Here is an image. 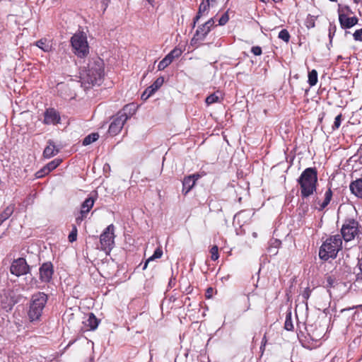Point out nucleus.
Returning <instances> with one entry per match:
<instances>
[{"mask_svg":"<svg viewBox=\"0 0 362 362\" xmlns=\"http://www.w3.org/2000/svg\"><path fill=\"white\" fill-rule=\"evenodd\" d=\"M81 74V84L85 88L95 85H100L104 76V63L100 58L93 59L84 67Z\"/></svg>","mask_w":362,"mask_h":362,"instance_id":"f257e3e1","label":"nucleus"},{"mask_svg":"<svg viewBox=\"0 0 362 362\" xmlns=\"http://www.w3.org/2000/svg\"><path fill=\"white\" fill-rule=\"evenodd\" d=\"M300 186V196L305 199L313 194L317 189V172L315 168L305 169L297 180Z\"/></svg>","mask_w":362,"mask_h":362,"instance_id":"f03ea898","label":"nucleus"},{"mask_svg":"<svg viewBox=\"0 0 362 362\" xmlns=\"http://www.w3.org/2000/svg\"><path fill=\"white\" fill-rule=\"evenodd\" d=\"M342 247V239L339 234L327 239L320 248L319 256L323 260L335 258Z\"/></svg>","mask_w":362,"mask_h":362,"instance_id":"7ed1b4c3","label":"nucleus"},{"mask_svg":"<svg viewBox=\"0 0 362 362\" xmlns=\"http://www.w3.org/2000/svg\"><path fill=\"white\" fill-rule=\"evenodd\" d=\"M47 299V296L42 292H38L32 296L28 313V317L31 322L40 319Z\"/></svg>","mask_w":362,"mask_h":362,"instance_id":"20e7f679","label":"nucleus"},{"mask_svg":"<svg viewBox=\"0 0 362 362\" xmlns=\"http://www.w3.org/2000/svg\"><path fill=\"white\" fill-rule=\"evenodd\" d=\"M360 234V224L356 220L349 218L344 221L341 228V239L343 238L345 242H349Z\"/></svg>","mask_w":362,"mask_h":362,"instance_id":"39448f33","label":"nucleus"},{"mask_svg":"<svg viewBox=\"0 0 362 362\" xmlns=\"http://www.w3.org/2000/svg\"><path fill=\"white\" fill-rule=\"evenodd\" d=\"M74 53L79 57H85L89 53L86 36L82 33L75 34L71 38Z\"/></svg>","mask_w":362,"mask_h":362,"instance_id":"423d86ee","label":"nucleus"},{"mask_svg":"<svg viewBox=\"0 0 362 362\" xmlns=\"http://www.w3.org/2000/svg\"><path fill=\"white\" fill-rule=\"evenodd\" d=\"M115 226L109 225L100 235V249L107 255L110 254L115 246Z\"/></svg>","mask_w":362,"mask_h":362,"instance_id":"0eeeda50","label":"nucleus"},{"mask_svg":"<svg viewBox=\"0 0 362 362\" xmlns=\"http://www.w3.org/2000/svg\"><path fill=\"white\" fill-rule=\"evenodd\" d=\"M215 26V21L213 18H210L205 23L199 26L192 39V44H197L204 40L211 28Z\"/></svg>","mask_w":362,"mask_h":362,"instance_id":"6e6552de","label":"nucleus"},{"mask_svg":"<svg viewBox=\"0 0 362 362\" xmlns=\"http://www.w3.org/2000/svg\"><path fill=\"white\" fill-rule=\"evenodd\" d=\"M30 267L24 258L14 259L10 267V272L16 276L25 275L29 272Z\"/></svg>","mask_w":362,"mask_h":362,"instance_id":"1a4fd4ad","label":"nucleus"},{"mask_svg":"<svg viewBox=\"0 0 362 362\" xmlns=\"http://www.w3.org/2000/svg\"><path fill=\"white\" fill-rule=\"evenodd\" d=\"M126 122L125 119L117 114L113 117V119L109 126L108 133L110 135L115 136L118 134L122 129Z\"/></svg>","mask_w":362,"mask_h":362,"instance_id":"9d476101","label":"nucleus"},{"mask_svg":"<svg viewBox=\"0 0 362 362\" xmlns=\"http://www.w3.org/2000/svg\"><path fill=\"white\" fill-rule=\"evenodd\" d=\"M61 117L58 111L54 108H48L44 113V123L45 124H57L60 122Z\"/></svg>","mask_w":362,"mask_h":362,"instance_id":"9b49d317","label":"nucleus"},{"mask_svg":"<svg viewBox=\"0 0 362 362\" xmlns=\"http://www.w3.org/2000/svg\"><path fill=\"white\" fill-rule=\"evenodd\" d=\"M54 273L53 265L51 262L44 263L40 268V278L43 282H49Z\"/></svg>","mask_w":362,"mask_h":362,"instance_id":"f8f14e48","label":"nucleus"},{"mask_svg":"<svg viewBox=\"0 0 362 362\" xmlns=\"http://www.w3.org/2000/svg\"><path fill=\"white\" fill-rule=\"evenodd\" d=\"M339 21L341 28L347 29L351 28L356 25L358 23V19L355 16L349 17L347 15L342 13L339 11Z\"/></svg>","mask_w":362,"mask_h":362,"instance_id":"ddd939ff","label":"nucleus"},{"mask_svg":"<svg viewBox=\"0 0 362 362\" xmlns=\"http://www.w3.org/2000/svg\"><path fill=\"white\" fill-rule=\"evenodd\" d=\"M1 307L6 310H11L15 304V300L9 291H3L0 296Z\"/></svg>","mask_w":362,"mask_h":362,"instance_id":"4468645a","label":"nucleus"},{"mask_svg":"<svg viewBox=\"0 0 362 362\" xmlns=\"http://www.w3.org/2000/svg\"><path fill=\"white\" fill-rule=\"evenodd\" d=\"M61 159H54L44 166L40 170L37 171L35 174L37 178L42 177L44 175L49 173L51 171L57 168L61 163Z\"/></svg>","mask_w":362,"mask_h":362,"instance_id":"2eb2a0df","label":"nucleus"},{"mask_svg":"<svg viewBox=\"0 0 362 362\" xmlns=\"http://www.w3.org/2000/svg\"><path fill=\"white\" fill-rule=\"evenodd\" d=\"M136 106L134 103H129L124 106V107L119 110L117 114L125 119L127 121L136 112Z\"/></svg>","mask_w":362,"mask_h":362,"instance_id":"dca6fc26","label":"nucleus"},{"mask_svg":"<svg viewBox=\"0 0 362 362\" xmlns=\"http://www.w3.org/2000/svg\"><path fill=\"white\" fill-rule=\"evenodd\" d=\"M210 6H211V3H209V2H208V1H206L205 0L202 1L201 4L199 5L197 14V16L194 18V22H193V25H192L193 28L195 27V25H196L197 22L199 20V18L202 16L208 14Z\"/></svg>","mask_w":362,"mask_h":362,"instance_id":"f3484780","label":"nucleus"},{"mask_svg":"<svg viewBox=\"0 0 362 362\" xmlns=\"http://www.w3.org/2000/svg\"><path fill=\"white\" fill-rule=\"evenodd\" d=\"M349 188L356 197L362 199V178L351 182Z\"/></svg>","mask_w":362,"mask_h":362,"instance_id":"a211bd4d","label":"nucleus"},{"mask_svg":"<svg viewBox=\"0 0 362 362\" xmlns=\"http://www.w3.org/2000/svg\"><path fill=\"white\" fill-rule=\"evenodd\" d=\"M47 144L48 145L46 146L43 151V156L45 158H49L57 155L59 150L52 141L49 140Z\"/></svg>","mask_w":362,"mask_h":362,"instance_id":"6ab92c4d","label":"nucleus"},{"mask_svg":"<svg viewBox=\"0 0 362 362\" xmlns=\"http://www.w3.org/2000/svg\"><path fill=\"white\" fill-rule=\"evenodd\" d=\"M194 176H187L182 181V193L187 194L195 185Z\"/></svg>","mask_w":362,"mask_h":362,"instance_id":"aec40b11","label":"nucleus"},{"mask_svg":"<svg viewBox=\"0 0 362 362\" xmlns=\"http://www.w3.org/2000/svg\"><path fill=\"white\" fill-rule=\"evenodd\" d=\"M99 324V320L96 318L93 313L88 315V319L84 322L86 327L90 330H95Z\"/></svg>","mask_w":362,"mask_h":362,"instance_id":"412c9836","label":"nucleus"},{"mask_svg":"<svg viewBox=\"0 0 362 362\" xmlns=\"http://www.w3.org/2000/svg\"><path fill=\"white\" fill-rule=\"evenodd\" d=\"M95 200L92 197H88L82 203L80 214H88L93 208Z\"/></svg>","mask_w":362,"mask_h":362,"instance_id":"4be33fe9","label":"nucleus"},{"mask_svg":"<svg viewBox=\"0 0 362 362\" xmlns=\"http://www.w3.org/2000/svg\"><path fill=\"white\" fill-rule=\"evenodd\" d=\"M14 208V205L10 204L0 214V225L13 214Z\"/></svg>","mask_w":362,"mask_h":362,"instance_id":"5701e85b","label":"nucleus"},{"mask_svg":"<svg viewBox=\"0 0 362 362\" xmlns=\"http://www.w3.org/2000/svg\"><path fill=\"white\" fill-rule=\"evenodd\" d=\"M163 82L164 78L163 77L158 78L151 86L146 89L149 93L148 95H152L159 88L161 87Z\"/></svg>","mask_w":362,"mask_h":362,"instance_id":"b1692460","label":"nucleus"},{"mask_svg":"<svg viewBox=\"0 0 362 362\" xmlns=\"http://www.w3.org/2000/svg\"><path fill=\"white\" fill-rule=\"evenodd\" d=\"M332 198V191L329 188L325 193L324 201L320 204L319 211H322L330 202Z\"/></svg>","mask_w":362,"mask_h":362,"instance_id":"393cba45","label":"nucleus"},{"mask_svg":"<svg viewBox=\"0 0 362 362\" xmlns=\"http://www.w3.org/2000/svg\"><path fill=\"white\" fill-rule=\"evenodd\" d=\"M163 255V250L160 247H158L153 252V255H151L150 257H148L146 261L144 263V265L143 267V269H146L148 263L151 261L155 260L156 259L160 258Z\"/></svg>","mask_w":362,"mask_h":362,"instance_id":"a878e982","label":"nucleus"},{"mask_svg":"<svg viewBox=\"0 0 362 362\" xmlns=\"http://www.w3.org/2000/svg\"><path fill=\"white\" fill-rule=\"evenodd\" d=\"M37 47L44 52H48L52 49V45L47 39H41L35 42Z\"/></svg>","mask_w":362,"mask_h":362,"instance_id":"bb28decb","label":"nucleus"},{"mask_svg":"<svg viewBox=\"0 0 362 362\" xmlns=\"http://www.w3.org/2000/svg\"><path fill=\"white\" fill-rule=\"evenodd\" d=\"M356 274V283L362 286V257L358 259V269L355 272Z\"/></svg>","mask_w":362,"mask_h":362,"instance_id":"cd10ccee","label":"nucleus"},{"mask_svg":"<svg viewBox=\"0 0 362 362\" xmlns=\"http://www.w3.org/2000/svg\"><path fill=\"white\" fill-rule=\"evenodd\" d=\"M206 103L207 105H210L211 104H214L215 103H218L220 102V93L219 92H216V93H214L211 95H209L206 98Z\"/></svg>","mask_w":362,"mask_h":362,"instance_id":"c85d7f7f","label":"nucleus"},{"mask_svg":"<svg viewBox=\"0 0 362 362\" xmlns=\"http://www.w3.org/2000/svg\"><path fill=\"white\" fill-rule=\"evenodd\" d=\"M98 138H99L98 134L92 133L84 138L82 144L83 146H88V145L92 144L93 142L97 141Z\"/></svg>","mask_w":362,"mask_h":362,"instance_id":"c756f323","label":"nucleus"},{"mask_svg":"<svg viewBox=\"0 0 362 362\" xmlns=\"http://www.w3.org/2000/svg\"><path fill=\"white\" fill-rule=\"evenodd\" d=\"M317 82V72L313 69L308 73V83L310 86H314Z\"/></svg>","mask_w":362,"mask_h":362,"instance_id":"7c9ffc66","label":"nucleus"},{"mask_svg":"<svg viewBox=\"0 0 362 362\" xmlns=\"http://www.w3.org/2000/svg\"><path fill=\"white\" fill-rule=\"evenodd\" d=\"M172 60L170 59V57L168 55H166L158 64V70L161 71L165 69L168 65H170L172 63Z\"/></svg>","mask_w":362,"mask_h":362,"instance_id":"2f4dec72","label":"nucleus"},{"mask_svg":"<svg viewBox=\"0 0 362 362\" xmlns=\"http://www.w3.org/2000/svg\"><path fill=\"white\" fill-rule=\"evenodd\" d=\"M325 286L327 288H330L335 286L336 280L332 276H327L324 282Z\"/></svg>","mask_w":362,"mask_h":362,"instance_id":"473e14b6","label":"nucleus"},{"mask_svg":"<svg viewBox=\"0 0 362 362\" xmlns=\"http://www.w3.org/2000/svg\"><path fill=\"white\" fill-rule=\"evenodd\" d=\"M278 37L285 42H288L291 37L290 34L286 29L281 30L279 32Z\"/></svg>","mask_w":362,"mask_h":362,"instance_id":"72a5a7b5","label":"nucleus"},{"mask_svg":"<svg viewBox=\"0 0 362 362\" xmlns=\"http://www.w3.org/2000/svg\"><path fill=\"white\" fill-rule=\"evenodd\" d=\"M284 327L288 331H291L293 329V325L292 323L291 314L286 315Z\"/></svg>","mask_w":362,"mask_h":362,"instance_id":"f704fd0d","label":"nucleus"},{"mask_svg":"<svg viewBox=\"0 0 362 362\" xmlns=\"http://www.w3.org/2000/svg\"><path fill=\"white\" fill-rule=\"evenodd\" d=\"M181 54H182L181 49L175 48L167 55L170 57V59L172 61H173L174 59L178 58Z\"/></svg>","mask_w":362,"mask_h":362,"instance_id":"c9c22d12","label":"nucleus"},{"mask_svg":"<svg viewBox=\"0 0 362 362\" xmlns=\"http://www.w3.org/2000/svg\"><path fill=\"white\" fill-rule=\"evenodd\" d=\"M210 253H211V259L213 260V261H216L218 259V248L216 245H214L211 250H210Z\"/></svg>","mask_w":362,"mask_h":362,"instance_id":"e433bc0d","label":"nucleus"},{"mask_svg":"<svg viewBox=\"0 0 362 362\" xmlns=\"http://www.w3.org/2000/svg\"><path fill=\"white\" fill-rule=\"evenodd\" d=\"M315 18L314 16L309 15L305 21V26L310 29L315 27Z\"/></svg>","mask_w":362,"mask_h":362,"instance_id":"4c0bfd02","label":"nucleus"},{"mask_svg":"<svg viewBox=\"0 0 362 362\" xmlns=\"http://www.w3.org/2000/svg\"><path fill=\"white\" fill-rule=\"evenodd\" d=\"M77 238V228L76 226H73L72 230L68 236L69 241L71 243L76 240Z\"/></svg>","mask_w":362,"mask_h":362,"instance_id":"58836bf2","label":"nucleus"},{"mask_svg":"<svg viewBox=\"0 0 362 362\" xmlns=\"http://www.w3.org/2000/svg\"><path fill=\"white\" fill-rule=\"evenodd\" d=\"M341 118H342V115H341V114L338 115L335 117V119H334V124H333V126H332V129H333V130H335V129H339V127H340V125H341Z\"/></svg>","mask_w":362,"mask_h":362,"instance_id":"ea45409f","label":"nucleus"},{"mask_svg":"<svg viewBox=\"0 0 362 362\" xmlns=\"http://www.w3.org/2000/svg\"><path fill=\"white\" fill-rule=\"evenodd\" d=\"M229 20V16H228V11L225 12L222 16L220 18V19L218 20V25H224L225 24L227 23V22Z\"/></svg>","mask_w":362,"mask_h":362,"instance_id":"a19ab883","label":"nucleus"},{"mask_svg":"<svg viewBox=\"0 0 362 362\" xmlns=\"http://www.w3.org/2000/svg\"><path fill=\"white\" fill-rule=\"evenodd\" d=\"M280 245H281V242L279 240H277V239L274 240L272 241V243H271V246L269 248V251L271 252H273L274 255L276 254L277 251H272V247H274V249H276L279 247Z\"/></svg>","mask_w":362,"mask_h":362,"instance_id":"79ce46f5","label":"nucleus"},{"mask_svg":"<svg viewBox=\"0 0 362 362\" xmlns=\"http://www.w3.org/2000/svg\"><path fill=\"white\" fill-rule=\"evenodd\" d=\"M353 37L356 41H362V28L356 30L353 34Z\"/></svg>","mask_w":362,"mask_h":362,"instance_id":"37998d69","label":"nucleus"},{"mask_svg":"<svg viewBox=\"0 0 362 362\" xmlns=\"http://www.w3.org/2000/svg\"><path fill=\"white\" fill-rule=\"evenodd\" d=\"M311 291H311V289L309 287L305 288V290L301 293L302 298L305 300H307L310 298V296Z\"/></svg>","mask_w":362,"mask_h":362,"instance_id":"c03bdc74","label":"nucleus"},{"mask_svg":"<svg viewBox=\"0 0 362 362\" xmlns=\"http://www.w3.org/2000/svg\"><path fill=\"white\" fill-rule=\"evenodd\" d=\"M337 28L336 25L334 24L330 23L329 27V37L330 40L333 37L335 32H336Z\"/></svg>","mask_w":362,"mask_h":362,"instance_id":"a18cd8bd","label":"nucleus"},{"mask_svg":"<svg viewBox=\"0 0 362 362\" xmlns=\"http://www.w3.org/2000/svg\"><path fill=\"white\" fill-rule=\"evenodd\" d=\"M251 52L255 56H259L262 54V48L259 46H254L251 49Z\"/></svg>","mask_w":362,"mask_h":362,"instance_id":"49530a36","label":"nucleus"},{"mask_svg":"<svg viewBox=\"0 0 362 362\" xmlns=\"http://www.w3.org/2000/svg\"><path fill=\"white\" fill-rule=\"evenodd\" d=\"M87 214H80V216L76 218V221L77 223H81V222L86 217Z\"/></svg>","mask_w":362,"mask_h":362,"instance_id":"de8ad7c7","label":"nucleus"},{"mask_svg":"<svg viewBox=\"0 0 362 362\" xmlns=\"http://www.w3.org/2000/svg\"><path fill=\"white\" fill-rule=\"evenodd\" d=\"M148 92L145 90L144 92L142 93L141 98L144 100H146L151 95H148Z\"/></svg>","mask_w":362,"mask_h":362,"instance_id":"09e8293b","label":"nucleus"},{"mask_svg":"<svg viewBox=\"0 0 362 362\" xmlns=\"http://www.w3.org/2000/svg\"><path fill=\"white\" fill-rule=\"evenodd\" d=\"M189 176H194L195 182L200 177V175L199 174H193V175H190Z\"/></svg>","mask_w":362,"mask_h":362,"instance_id":"8fccbe9b","label":"nucleus"},{"mask_svg":"<svg viewBox=\"0 0 362 362\" xmlns=\"http://www.w3.org/2000/svg\"><path fill=\"white\" fill-rule=\"evenodd\" d=\"M266 343H267V339H266V337L264 336V337H263V339H262V346H265Z\"/></svg>","mask_w":362,"mask_h":362,"instance_id":"3c124183","label":"nucleus"},{"mask_svg":"<svg viewBox=\"0 0 362 362\" xmlns=\"http://www.w3.org/2000/svg\"><path fill=\"white\" fill-rule=\"evenodd\" d=\"M212 291H213V289L211 288H209L207 289L206 293H207L208 298L209 297V293H211V292H212Z\"/></svg>","mask_w":362,"mask_h":362,"instance_id":"603ef678","label":"nucleus"},{"mask_svg":"<svg viewBox=\"0 0 362 362\" xmlns=\"http://www.w3.org/2000/svg\"><path fill=\"white\" fill-rule=\"evenodd\" d=\"M149 4L153 6L154 0H146Z\"/></svg>","mask_w":362,"mask_h":362,"instance_id":"864d4df0","label":"nucleus"},{"mask_svg":"<svg viewBox=\"0 0 362 362\" xmlns=\"http://www.w3.org/2000/svg\"><path fill=\"white\" fill-rule=\"evenodd\" d=\"M351 309H352V308H347V309H342V310H341V312L342 313V312H344V311L349 310H351Z\"/></svg>","mask_w":362,"mask_h":362,"instance_id":"5fc2aeb1","label":"nucleus"},{"mask_svg":"<svg viewBox=\"0 0 362 362\" xmlns=\"http://www.w3.org/2000/svg\"><path fill=\"white\" fill-rule=\"evenodd\" d=\"M354 3L357 4V3L360 2V1H362V0H354Z\"/></svg>","mask_w":362,"mask_h":362,"instance_id":"6e6d98bb","label":"nucleus"},{"mask_svg":"<svg viewBox=\"0 0 362 362\" xmlns=\"http://www.w3.org/2000/svg\"><path fill=\"white\" fill-rule=\"evenodd\" d=\"M272 1H273L274 2L277 3V2H280V1H281L282 0H272Z\"/></svg>","mask_w":362,"mask_h":362,"instance_id":"4d7b16f0","label":"nucleus"},{"mask_svg":"<svg viewBox=\"0 0 362 362\" xmlns=\"http://www.w3.org/2000/svg\"><path fill=\"white\" fill-rule=\"evenodd\" d=\"M264 346H262H262H261V347H260V349L263 351V350H264Z\"/></svg>","mask_w":362,"mask_h":362,"instance_id":"13d9d810","label":"nucleus"},{"mask_svg":"<svg viewBox=\"0 0 362 362\" xmlns=\"http://www.w3.org/2000/svg\"><path fill=\"white\" fill-rule=\"evenodd\" d=\"M260 1H261L262 2H264V3H265V2H267V0H260Z\"/></svg>","mask_w":362,"mask_h":362,"instance_id":"bf43d9fd","label":"nucleus"},{"mask_svg":"<svg viewBox=\"0 0 362 362\" xmlns=\"http://www.w3.org/2000/svg\"><path fill=\"white\" fill-rule=\"evenodd\" d=\"M253 236H254V237H256V236H257L256 233H253Z\"/></svg>","mask_w":362,"mask_h":362,"instance_id":"052dcab7","label":"nucleus"},{"mask_svg":"<svg viewBox=\"0 0 362 362\" xmlns=\"http://www.w3.org/2000/svg\"><path fill=\"white\" fill-rule=\"evenodd\" d=\"M330 1H336L337 0H329Z\"/></svg>","mask_w":362,"mask_h":362,"instance_id":"680f3d73","label":"nucleus"}]
</instances>
